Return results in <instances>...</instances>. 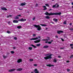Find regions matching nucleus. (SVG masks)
I'll return each instance as SVG.
<instances>
[{
    "label": "nucleus",
    "instance_id": "nucleus-15",
    "mask_svg": "<svg viewBox=\"0 0 73 73\" xmlns=\"http://www.w3.org/2000/svg\"><path fill=\"white\" fill-rule=\"evenodd\" d=\"M48 47H49V46L46 45L44 46L43 47V48H48Z\"/></svg>",
    "mask_w": 73,
    "mask_h": 73
},
{
    "label": "nucleus",
    "instance_id": "nucleus-46",
    "mask_svg": "<svg viewBox=\"0 0 73 73\" xmlns=\"http://www.w3.org/2000/svg\"><path fill=\"white\" fill-rule=\"evenodd\" d=\"M61 40L62 41H64V39H63V38H61Z\"/></svg>",
    "mask_w": 73,
    "mask_h": 73
},
{
    "label": "nucleus",
    "instance_id": "nucleus-43",
    "mask_svg": "<svg viewBox=\"0 0 73 73\" xmlns=\"http://www.w3.org/2000/svg\"><path fill=\"white\" fill-rule=\"evenodd\" d=\"M17 16L18 17H20V16H21V15H17Z\"/></svg>",
    "mask_w": 73,
    "mask_h": 73
},
{
    "label": "nucleus",
    "instance_id": "nucleus-1",
    "mask_svg": "<svg viewBox=\"0 0 73 73\" xmlns=\"http://www.w3.org/2000/svg\"><path fill=\"white\" fill-rule=\"evenodd\" d=\"M45 15H48V16H50L51 15H60L62 13L61 12L59 13H49L47 12H46L45 13Z\"/></svg>",
    "mask_w": 73,
    "mask_h": 73
},
{
    "label": "nucleus",
    "instance_id": "nucleus-47",
    "mask_svg": "<svg viewBox=\"0 0 73 73\" xmlns=\"http://www.w3.org/2000/svg\"><path fill=\"white\" fill-rule=\"evenodd\" d=\"M33 36L34 37H35V36H36V34H33Z\"/></svg>",
    "mask_w": 73,
    "mask_h": 73
},
{
    "label": "nucleus",
    "instance_id": "nucleus-38",
    "mask_svg": "<svg viewBox=\"0 0 73 73\" xmlns=\"http://www.w3.org/2000/svg\"><path fill=\"white\" fill-rule=\"evenodd\" d=\"M64 24H66V21H65L64 23Z\"/></svg>",
    "mask_w": 73,
    "mask_h": 73
},
{
    "label": "nucleus",
    "instance_id": "nucleus-55",
    "mask_svg": "<svg viewBox=\"0 0 73 73\" xmlns=\"http://www.w3.org/2000/svg\"><path fill=\"white\" fill-rule=\"evenodd\" d=\"M19 10H23V9H19Z\"/></svg>",
    "mask_w": 73,
    "mask_h": 73
},
{
    "label": "nucleus",
    "instance_id": "nucleus-53",
    "mask_svg": "<svg viewBox=\"0 0 73 73\" xmlns=\"http://www.w3.org/2000/svg\"><path fill=\"white\" fill-rule=\"evenodd\" d=\"M16 49V47H13V49Z\"/></svg>",
    "mask_w": 73,
    "mask_h": 73
},
{
    "label": "nucleus",
    "instance_id": "nucleus-37",
    "mask_svg": "<svg viewBox=\"0 0 73 73\" xmlns=\"http://www.w3.org/2000/svg\"><path fill=\"white\" fill-rule=\"evenodd\" d=\"M70 46H73V44H71L70 45Z\"/></svg>",
    "mask_w": 73,
    "mask_h": 73
},
{
    "label": "nucleus",
    "instance_id": "nucleus-61",
    "mask_svg": "<svg viewBox=\"0 0 73 73\" xmlns=\"http://www.w3.org/2000/svg\"><path fill=\"white\" fill-rule=\"evenodd\" d=\"M38 38H41V37H40V36H38Z\"/></svg>",
    "mask_w": 73,
    "mask_h": 73
},
{
    "label": "nucleus",
    "instance_id": "nucleus-21",
    "mask_svg": "<svg viewBox=\"0 0 73 73\" xmlns=\"http://www.w3.org/2000/svg\"><path fill=\"white\" fill-rule=\"evenodd\" d=\"M45 18L47 19H50V17L49 16H46L45 17Z\"/></svg>",
    "mask_w": 73,
    "mask_h": 73
},
{
    "label": "nucleus",
    "instance_id": "nucleus-48",
    "mask_svg": "<svg viewBox=\"0 0 73 73\" xmlns=\"http://www.w3.org/2000/svg\"><path fill=\"white\" fill-rule=\"evenodd\" d=\"M46 9H47V8H45L43 9V10H46Z\"/></svg>",
    "mask_w": 73,
    "mask_h": 73
},
{
    "label": "nucleus",
    "instance_id": "nucleus-33",
    "mask_svg": "<svg viewBox=\"0 0 73 73\" xmlns=\"http://www.w3.org/2000/svg\"><path fill=\"white\" fill-rule=\"evenodd\" d=\"M30 61H33V60L32 59H30Z\"/></svg>",
    "mask_w": 73,
    "mask_h": 73
},
{
    "label": "nucleus",
    "instance_id": "nucleus-42",
    "mask_svg": "<svg viewBox=\"0 0 73 73\" xmlns=\"http://www.w3.org/2000/svg\"><path fill=\"white\" fill-rule=\"evenodd\" d=\"M7 57V56H5L4 55H3V58H5Z\"/></svg>",
    "mask_w": 73,
    "mask_h": 73
},
{
    "label": "nucleus",
    "instance_id": "nucleus-56",
    "mask_svg": "<svg viewBox=\"0 0 73 73\" xmlns=\"http://www.w3.org/2000/svg\"><path fill=\"white\" fill-rule=\"evenodd\" d=\"M64 48H60V49H64Z\"/></svg>",
    "mask_w": 73,
    "mask_h": 73
},
{
    "label": "nucleus",
    "instance_id": "nucleus-17",
    "mask_svg": "<svg viewBox=\"0 0 73 73\" xmlns=\"http://www.w3.org/2000/svg\"><path fill=\"white\" fill-rule=\"evenodd\" d=\"M31 46H32L34 48H37V46L33 44H31Z\"/></svg>",
    "mask_w": 73,
    "mask_h": 73
},
{
    "label": "nucleus",
    "instance_id": "nucleus-29",
    "mask_svg": "<svg viewBox=\"0 0 73 73\" xmlns=\"http://www.w3.org/2000/svg\"><path fill=\"white\" fill-rule=\"evenodd\" d=\"M9 17H12V15H8V16H7V18H8Z\"/></svg>",
    "mask_w": 73,
    "mask_h": 73
},
{
    "label": "nucleus",
    "instance_id": "nucleus-36",
    "mask_svg": "<svg viewBox=\"0 0 73 73\" xmlns=\"http://www.w3.org/2000/svg\"><path fill=\"white\" fill-rule=\"evenodd\" d=\"M14 40H16L17 39V38L16 37H14Z\"/></svg>",
    "mask_w": 73,
    "mask_h": 73
},
{
    "label": "nucleus",
    "instance_id": "nucleus-59",
    "mask_svg": "<svg viewBox=\"0 0 73 73\" xmlns=\"http://www.w3.org/2000/svg\"><path fill=\"white\" fill-rule=\"evenodd\" d=\"M71 4L72 5H73V2H72Z\"/></svg>",
    "mask_w": 73,
    "mask_h": 73
},
{
    "label": "nucleus",
    "instance_id": "nucleus-32",
    "mask_svg": "<svg viewBox=\"0 0 73 73\" xmlns=\"http://www.w3.org/2000/svg\"><path fill=\"white\" fill-rule=\"evenodd\" d=\"M7 33L9 34L11 33V32H10V31H7Z\"/></svg>",
    "mask_w": 73,
    "mask_h": 73
},
{
    "label": "nucleus",
    "instance_id": "nucleus-51",
    "mask_svg": "<svg viewBox=\"0 0 73 73\" xmlns=\"http://www.w3.org/2000/svg\"><path fill=\"white\" fill-rule=\"evenodd\" d=\"M38 6V4L37 3L36 4V7H37Z\"/></svg>",
    "mask_w": 73,
    "mask_h": 73
},
{
    "label": "nucleus",
    "instance_id": "nucleus-60",
    "mask_svg": "<svg viewBox=\"0 0 73 73\" xmlns=\"http://www.w3.org/2000/svg\"><path fill=\"white\" fill-rule=\"evenodd\" d=\"M46 29H48V28H46Z\"/></svg>",
    "mask_w": 73,
    "mask_h": 73
},
{
    "label": "nucleus",
    "instance_id": "nucleus-22",
    "mask_svg": "<svg viewBox=\"0 0 73 73\" xmlns=\"http://www.w3.org/2000/svg\"><path fill=\"white\" fill-rule=\"evenodd\" d=\"M15 20H16V19H19V17H18L17 15L15 17Z\"/></svg>",
    "mask_w": 73,
    "mask_h": 73
},
{
    "label": "nucleus",
    "instance_id": "nucleus-44",
    "mask_svg": "<svg viewBox=\"0 0 73 73\" xmlns=\"http://www.w3.org/2000/svg\"><path fill=\"white\" fill-rule=\"evenodd\" d=\"M43 7L44 8H46V7L45 6H43Z\"/></svg>",
    "mask_w": 73,
    "mask_h": 73
},
{
    "label": "nucleus",
    "instance_id": "nucleus-45",
    "mask_svg": "<svg viewBox=\"0 0 73 73\" xmlns=\"http://www.w3.org/2000/svg\"><path fill=\"white\" fill-rule=\"evenodd\" d=\"M33 20H35V17H34L33 18Z\"/></svg>",
    "mask_w": 73,
    "mask_h": 73
},
{
    "label": "nucleus",
    "instance_id": "nucleus-31",
    "mask_svg": "<svg viewBox=\"0 0 73 73\" xmlns=\"http://www.w3.org/2000/svg\"><path fill=\"white\" fill-rule=\"evenodd\" d=\"M69 29L70 31H73V28H71L70 29Z\"/></svg>",
    "mask_w": 73,
    "mask_h": 73
},
{
    "label": "nucleus",
    "instance_id": "nucleus-26",
    "mask_svg": "<svg viewBox=\"0 0 73 73\" xmlns=\"http://www.w3.org/2000/svg\"><path fill=\"white\" fill-rule=\"evenodd\" d=\"M53 20L55 22H57V19H53Z\"/></svg>",
    "mask_w": 73,
    "mask_h": 73
},
{
    "label": "nucleus",
    "instance_id": "nucleus-19",
    "mask_svg": "<svg viewBox=\"0 0 73 73\" xmlns=\"http://www.w3.org/2000/svg\"><path fill=\"white\" fill-rule=\"evenodd\" d=\"M22 68H18L17 69V71H21V70H22Z\"/></svg>",
    "mask_w": 73,
    "mask_h": 73
},
{
    "label": "nucleus",
    "instance_id": "nucleus-11",
    "mask_svg": "<svg viewBox=\"0 0 73 73\" xmlns=\"http://www.w3.org/2000/svg\"><path fill=\"white\" fill-rule=\"evenodd\" d=\"M40 41H41V40H40V39H39L36 41H34V42H35V43H38V42H40Z\"/></svg>",
    "mask_w": 73,
    "mask_h": 73
},
{
    "label": "nucleus",
    "instance_id": "nucleus-63",
    "mask_svg": "<svg viewBox=\"0 0 73 73\" xmlns=\"http://www.w3.org/2000/svg\"><path fill=\"white\" fill-rule=\"evenodd\" d=\"M49 11H52V9H50L49 10Z\"/></svg>",
    "mask_w": 73,
    "mask_h": 73
},
{
    "label": "nucleus",
    "instance_id": "nucleus-25",
    "mask_svg": "<svg viewBox=\"0 0 73 73\" xmlns=\"http://www.w3.org/2000/svg\"><path fill=\"white\" fill-rule=\"evenodd\" d=\"M36 46H40V45H41V44H36Z\"/></svg>",
    "mask_w": 73,
    "mask_h": 73
},
{
    "label": "nucleus",
    "instance_id": "nucleus-10",
    "mask_svg": "<svg viewBox=\"0 0 73 73\" xmlns=\"http://www.w3.org/2000/svg\"><path fill=\"white\" fill-rule=\"evenodd\" d=\"M13 23H18L19 21L17 20H14L13 21Z\"/></svg>",
    "mask_w": 73,
    "mask_h": 73
},
{
    "label": "nucleus",
    "instance_id": "nucleus-12",
    "mask_svg": "<svg viewBox=\"0 0 73 73\" xmlns=\"http://www.w3.org/2000/svg\"><path fill=\"white\" fill-rule=\"evenodd\" d=\"M46 66H49V67H51V66H54V65H51L50 64H47Z\"/></svg>",
    "mask_w": 73,
    "mask_h": 73
},
{
    "label": "nucleus",
    "instance_id": "nucleus-13",
    "mask_svg": "<svg viewBox=\"0 0 73 73\" xmlns=\"http://www.w3.org/2000/svg\"><path fill=\"white\" fill-rule=\"evenodd\" d=\"M1 10H3L4 11H7V9L5 7H3L1 8Z\"/></svg>",
    "mask_w": 73,
    "mask_h": 73
},
{
    "label": "nucleus",
    "instance_id": "nucleus-7",
    "mask_svg": "<svg viewBox=\"0 0 73 73\" xmlns=\"http://www.w3.org/2000/svg\"><path fill=\"white\" fill-rule=\"evenodd\" d=\"M61 33H64V32L63 31H57V33H58V34H60Z\"/></svg>",
    "mask_w": 73,
    "mask_h": 73
},
{
    "label": "nucleus",
    "instance_id": "nucleus-52",
    "mask_svg": "<svg viewBox=\"0 0 73 73\" xmlns=\"http://www.w3.org/2000/svg\"><path fill=\"white\" fill-rule=\"evenodd\" d=\"M61 57V56H58V58H60Z\"/></svg>",
    "mask_w": 73,
    "mask_h": 73
},
{
    "label": "nucleus",
    "instance_id": "nucleus-5",
    "mask_svg": "<svg viewBox=\"0 0 73 73\" xmlns=\"http://www.w3.org/2000/svg\"><path fill=\"white\" fill-rule=\"evenodd\" d=\"M27 19H19L18 20V21H21L23 22V21H26Z\"/></svg>",
    "mask_w": 73,
    "mask_h": 73
},
{
    "label": "nucleus",
    "instance_id": "nucleus-6",
    "mask_svg": "<svg viewBox=\"0 0 73 73\" xmlns=\"http://www.w3.org/2000/svg\"><path fill=\"white\" fill-rule=\"evenodd\" d=\"M34 72L35 73H39V71L37 69H35Z\"/></svg>",
    "mask_w": 73,
    "mask_h": 73
},
{
    "label": "nucleus",
    "instance_id": "nucleus-49",
    "mask_svg": "<svg viewBox=\"0 0 73 73\" xmlns=\"http://www.w3.org/2000/svg\"><path fill=\"white\" fill-rule=\"evenodd\" d=\"M55 37L56 38H58V36H57V35L55 36Z\"/></svg>",
    "mask_w": 73,
    "mask_h": 73
},
{
    "label": "nucleus",
    "instance_id": "nucleus-58",
    "mask_svg": "<svg viewBox=\"0 0 73 73\" xmlns=\"http://www.w3.org/2000/svg\"><path fill=\"white\" fill-rule=\"evenodd\" d=\"M8 23L9 24L10 23V22L9 21L8 22Z\"/></svg>",
    "mask_w": 73,
    "mask_h": 73
},
{
    "label": "nucleus",
    "instance_id": "nucleus-8",
    "mask_svg": "<svg viewBox=\"0 0 73 73\" xmlns=\"http://www.w3.org/2000/svg\"><path fill=\"white\" fill-rule=\"evenodd\" d=\"M17 62L18 63H20L21 62H22V59H19L17 60Z\"/></svg>",
    "mask_w": 73,
    "mask_h": 73
},
{
    "label": "nucleus",
    "instance_id": "nucleus-62",
    "mask_svg": "<svg viewBox=\"0 0 73 73\" xmlns=\"http://www.w3.org/2000/svg\"><path fill=\"white\" fill-rule=\"evenodd\" d=\"M53 40H51V42H53Z\"/></svg>",
    "mask_w": 73,
    "mask_h": 73
},
{
    "label": "nucleus",
    "instance_id": "nucleus-3",
    "mask_svg": "<svg viewBox=\"0 0 73 73\" xmlns=\"http://www.w3.org/2000/svg\"><path fill=\"white\" fill-rule=\"evenodd\" d=\"M33 26H34V27H35L36 28H37V29L38 31H40V30L41 29V27H40V26L39 25H34Z\"/></svg>",
    "mask_w": 73,
    "mask_h": 73
},
{
    "label": "nucleus",
    "instance_id": "nucleus-64",
    "mask_svg": "<svg viewBox=\"0 0 73 73\" xmlns=\"http://www.w3.org/2000/svg\"><path fill=\"white\" fill-rule=\"evenodd\" d=\"M72 8H73V6H72Z\"/></svg>",
    "mask_w": 73,
    "mask_h": 73
},
{
    "label": "nucleus",
    "instance_id": "nucleus-40",
    "mask_svg": "<svg viewBox=\"0 0 73 73\" xmlns=\"http://www.w3.org/2000/svg\"><path fill=\"white\" fill-rule=\"evenodd\" d=\"M48 43L49 44H52V42H48Z\"/></svg>",
    "mask_w": 73,
    "mask_h": 73
},
{
    "label": "nucleus",
    "instance_id": "nucleus-39",
    "mask_svg": "<svg viewBox=\"0 0 73 73\" xmlns=\"http://www.w3.org/2000/svg\"><path fill=\"white\" fill-rule=\"evenodd\" d=\"M47 38H48V40H50V37H47Z\"/></svg>",
    "mask_w": 73,
    "mask_h": 73
},
{
    "label": "nucleus",
    "instance_id": "nucleus-35",
    "mask_svg": "<svg viewBox=\"0 0 73 73\" xmlns=\"http://www.w3.org/2000/svg\"><path fill=\"white\" fill-rule=\"evenodd\" d=\"M46 6H47V7H49V5L48 4H45Z\"/></svg>",
    "mask_w": 73,
    "mask_h": 73
},
{
    "label": "nucleus",
    "instance_id": "nucleus-16",
    "mask_svg": "<svg viewBox=\"0 0 73 73\" xmlns=\"http://www.w3.org/2000/svg\"><path fill=\"white\" fill-rule=\"evenodd\" d=\"M26 4L25 3H22L20 5L21 6H23L24 5H25Z\"/></svg>",
    "mask_w": 73,
    "mask_h": 73
},
{
    "label": "nucleus",
    "instance_id": "nucleus-20",
    "mask_svg": "<svg viewBox=\"0 0 73 73\" xmlns=\"http://www.w3.org/2000/svg\"><path fill=\"white\" fill-rule=\"evenodd\" d=\"M53 62H54L56 63L57 62V59H54L53 60Z\"/></svg>",
    "mask_w": 73,
    "mask_h": 73
},
{
    "label": "nucleus",
    "instance_id": "nucleus-14",
    "mask_svg": "<svg viewBox=\"0 0 73 73\" xmlns=\"http://www.w3.org/2000/svg\"><path fill=\"white\" fill-rule=\"evenodd\" d=\"M15 70V69H14L10 70H9V72H13V71H14Z\"/></svg>",
    "mask_w": 73,
    "mask_h": 73
},
{
    "label": "nucleus",
    "instance_id": "nucleus-30",
    "mask_svg": "<svg viewBox=\"0 0 73 73\" xmlns=\"http://www.w3.org/2000/svg\"><path fill=\"white\" fill-rule=\"evenodd\" d=\"M73 54H72L71 56H70V58H73Z\"/></svg>",
    "mask_w": 73,
    "mask_h": 73
},
{
    "label": "nucleus",
    "instance_id": "nucleus-54",
    "mask_svg": "<svg viewBox=\"0 0 73 73\" xmlns=\"http://www.w3.org/2000/svg\"><path fill=\"white\" fill-rule=\"evenodd\" d=\"M45 43H48V41H46L45 42Z\"/></svg>",
    "mask_w": 73,
    "mask_h": 73
},
{
    "label": "nucleus",
    "instance_id": "nucleus-50",
    "mask_svg": "<svg viewBox=\"0 0 73 73\" xmlns=\"http://www.w3.org/2000/svg\"><path fill=\"white\" fill-rule=\"evenodd\" d=\"M66 62H67V63H68V62H69V60H67Z\"/></svg>",
    "mask_w": 73,
    "mask_h": 73
},
{
    "label": "nucleus",
    "instance_id": "nucleus-23",
    "mask_svg": "<svg viewBox=\"0 0 73 73\" xmlns=\"http://www.w3.org/2000/svg\"><path fill=\"white\" fill-rule=\"evenodd\" d=\"M49 40L48 39H42V41H48Z\"/></svg>",
    "mask_w": 73,
    "mask_h": 73
},
{
    "label": "nucleus",
    "instance_id": "nucleus-9",
    "mask_svg": "<svg viewBox=\"0 0 73 73\" xmlns=\"http://www.w3.org/2000/svg\"><path fill=\"white\" fill-rule=\"evenodd\" d=\"M38 37L34 38L31 39L30 40H37V39H38Z\"/></svg>",
    "mask_w": 73,
    "mask_h": 73
},
{
    "label": "nucleus",
    "instance_id": "nucleus-24",
    "mask_svg": "<svg viewBox=\"0 0 73 73\" xmlns=\"http://www.w3.org/2000/svg\"><path fill=\"white\" fill-rule=\"evenodd\" d=\"M22 28V27L21 26H18L17 27V28L18 29H20V28Z\"/></svg>",
    "mask_w": 73,
    "mask_h": 73
},
{
    "label": "nucleus",
    "instance_id": "nucleus-27",
    "mask_svg": "<svg viewBox=\"0 0 73 73\" xmlns=\"http://www.w3.org/2000/svg\"><path fill=\"white\" fill-rule=\"evenodd\" d=\"M11 54H14L15 52L13 51H12L11 52Z\"/></svg>",
    "mask_w": 73,
    "mask_h": 73
},
{
    "label": "nucleus",
    "instance_id": "nucleus-18",
    "mask_svg": "<svg viewBox=\"0 0 73 73\" xmlns=\"http://www.w3.org/2000/svg\"><path fill=\"white\" fill-rule=\"evenodd\" d=\"M40 25H41V26H42L43 27H46V26H47V25H45V24H41Z\"/></svg>",
    "mask_w": 73,
    "mask_h": 73
},
{
    "label": "nucleus",
    "instance_id": "nucleus-4",
    "mask_svg": "<svg viewBox=\"0 0 73 73\" xmlns=\"http://www.w3.org/2000/svg\"><path fill=\"white\" fill-rule=\"evenodd\" d=\"M59 7V5L55 4L52 6V8H58Z\"/></svg>",
    "mask_w": 73,
    "mask_h": 73
},
{
    "label": "nucleus",
    "instance_id": "nucleus-28",
    "mask_svg": "<svg viewBox=\"0 0 73 73\" xmlns=\"http://www.w3.org/2000/svg\"><path fill=\"white\" fill-rule=\"evenodd\" d=\"M29 50H32V47H29Z\"/></svg>",
    "mask_w": 73,
    "mask_h": 73
},
{
    "label": "nucleus",
    "instance_id": "nucleus-57",
    "mask_svg": "<svg viewBox=\"0 0 73 73\" xmlns=\"http://www.w3.org/2000/svg\"><path fill=\"white\" fill-rule=\"evenodd\" d=\"M72 23H70V25H72Z\"/></svg>",
    "mask_w": 73,
    "mask_h": 73
},
{
    "label": "nucleus",
    "instance_id": "nucleus-41",
    "mask_svg": "<svg viewBox=\"0 0 73 73\" xmlns=\"http://www.w3.org/2000/svg\"><path fill=\"white\" fill-rule=\"evenodd\" d=\"M67 72H69V71H70V69H67Z\"/></svg>",
    "mask_w": 73,
    "mask_h": 73
},
{
    "label": "nucleus",
    "instance_id": "nucleus-34",
    "mask_svg": "<svg viewBox=\"0 0 73 73\" xmlns=\"http://www.w3.org/2000/svg\"><path fill=\"white\" fill-rule=\"evenodd\" d=\"M34 66H37V64H34Z\"/></svg>",
    "mask_w": 73,
    "mask_h": 73
},
{
    "label": "nucleus",
    "instance_id": "nucleus-2",
    "mask_svg": "<svg viewBox=\"0 0 73 73\" xmlns=\"http://www.w3.org/2000/svg\"><path fill=\"white\" fill-rule=\"evenodd\" d=\"M53 55L52 54H51L49 55V54L48 53L45 55L47 56L45 57L44 58L45 59V60H48V59H51V58H52L51 56Z\"/></svg>",
    "mask_w": 73,
    "mask_h": 73
}]
</instances>
